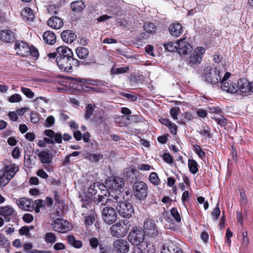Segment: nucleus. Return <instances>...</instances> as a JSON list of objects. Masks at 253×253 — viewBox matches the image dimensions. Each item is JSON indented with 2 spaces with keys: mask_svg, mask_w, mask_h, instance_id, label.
<instances>
[{
  "mask_svg": "<svg viewBox=\"0 0 253 253\" xmlns=\"http://www.w3.org/2000/svg\"><path fill=\"white\" fill-rule=\"evenodd\" d=\"M56 62L59 68L62 71L72 73L73 71V66L78 67L80 64L84 65H89L95 63V60L92 58L88 62H80L78 59L72 57H59L56 58Z\"/></svg>",
  "mask_w": 253,
  "mask_h": 253,
  "instance_id": "nucleus-1",
  "label": "nucleus"
},
{
  "mask_svg": "<svg viewBox=\"0 0 253 253\" xmlns=\"http://www.w3.org/2000/svg\"><path fill=\"white\" fill-rule=\"evenodd\" d=\"M145 232L140 227H135L128 235V240L133 246L143 247L147 244L144 241Z\"/></svg>",
  "mask_w": 253,
  "mask_h": 253,
  "instance_id": "nucleus-2",
  "label": "nucleus"
},
{
  "mask_svg": "<svg viewBox=\"0 0 253 253\" xmlns=\"http://www.w3.org/2000/svg\"><path fill=\"white\" fill-rule=\"evenodd\" d=\"M204 78L205 81L212 85L218 84L221 81V75L219 69L208 66L204 69Z\"/></svg>",
  "mask_w": 253,
  "mask_h": 253,
  "instance_id": "nucleus-3",
  "label": "nucleus"
},
{
  "mask_svg": "<svg viewBox=\"0 0 253 253\" xmlns=\"http://www.w3.org/2000/svg\"><path fill=\"white\" fill-rule=\"evenodd\" d=\"M133 192L135 198L139 201L144 200L148 195V187L142 181L135 182L132 186Z\"/></svg>",
  "mask_w": 253,
  "mask_h": 253,
  "instance_id": "nucleus-4",
  "label": "nucleus"
},
{
  "mask_svg": "<svg viewBox=\"0 0 253 253\" xmlns=\"http://www.w3.org/2000/svg\"><path fill=\"white\" fill-rule=\"evenodd\" d=\"M129 226V221L127 220H124L123 224L120 222H117L111 227L110 233L113 236L117 238L123 237L127 234Z\"/></svg>",
  "mask_w": 253,
  "mask_h": 253,
  "instance_id": "nucleus-5",
  "label": "nucleus"
},
{
  "mask_svg": "<svg viewBox=\"0 0 253 253\" xmlns=\"http://www.w3.org/2000/svg\"><path fill=\"white\" fill-rule=\"evenodd\" d=\"M116 209L119 214L125 218H130L134 213L132 205L127 201H121L118 203Z\"/></svg>",
  "mask_w": 253,
  "mask_h": 253,
  "instance_id": "nucleus-6",
  "label": "nucleus"
},
{
  "mask_svg": "<svg viewBox=\"0 0 253 253\" xmlns=\"http://www.w3.org/2000/svg\"><path fill=\"white\" fill-rule=\"evenodd\" d=\"M143 230L145 235L149 237L156 238L162 234L159 228L151 219H147L143 223Z\"/></svg>",
  "mask_w": 253,
  "mask_h": 253,
  "instance_id": "nucleus-7",
  "label": "nucleus"
},
{
  "mask_svg": "<svg viewBox=\"0 0 253 253\" xmlns=\"http://www.w3.org/2000/svg\"><path fill=\"white\" fill-rule=\"evenodd\" d=\"M53 230L60 233H66L72 228L71 224L67 220L58 218L51 224Z\"/></svg>",
  "mask_w": 253,
  "mask_h": 253,
  "instance_id": "nucleus-8",
  "label": "nucleus"
},
{
  "mask_svg": "<svg viewBox=\"0 0 253 253\" xmlns=\"http://www.w3.org/2000/svg\"><path fill=\"white\" fill-rule=\"evenodd\" d=\"M101 215L103 221L109 225L115 223L117 219V214L114 208L104 207L102 210Z\"/></svg>",
  "mask_w": 253,
  "mask_h": 253,
  "instance_id": "nucleus-9",
  "label": "nucleus"
},
{
  "mask_svg": "<svg viewBox=\"0 0 253 253\" xmlns=\"http://www.w3.org/2000/svg\"><path fill=\"white\" fill-rule=\"evenodd\" d=\"M97 188L95 184L93 186H92L88 189V193L90 195L91 198H93V201L96 203L97 204H99L98 201L102 198L101 196L103 197H107V194H108V190L104 189H102L101 188L98 187L97 185Z\"/></svg>",
  "mask_w": 253,
  "mask_h": 253,
  "instance_id": "nucleus-10",
  "label": "nucleus"
},
{
  "mask_svg": "<svg viewBox=\"0 0 253 253\" xmlns=\"http://www.w3.org/2000/svg\"><path fill=\"white\" fill-rule=\"evenodd\" d=\"M205 49L203 47H197L194 52L192 53L188 60V64L191 66L200 63L202 59Z\"/></svg>",
  "mask_w": 253,
  "mask_h": 253,
  "instance_id": "nucleus-11",
  "label": "nucleus"
},
{
  "mask_svg": "<svg viewBox=\"0 0 253 253\" xmlns=\"http://www.w3.org/2000/svg\"><path fill=\"white\" fill-rule=\"evenodd\" d=\"M113 247L118 253H127L129 250V244L126 240L119 239L115 240Z\"/></svg>",
  "mask_w": 253,
  "mask_h": 253,
  "instance_id": "nucleus-12",
  "label": "nucleus"
},
{
  "mask_svg": "<svg viewBox=\"0 0 253 253\" xmlns=\"http://www.w3.org/2000/svg\"><path fill=\"white\" fill-rule=\"evenodd\" d=\"M161 253H183V252L177 244L172 241H169L163 245Z\"/></svg>",
  "mask_w": 253,
  "mask_h": 253,
  "instance_id": "nucleus-13",
  "label": "nucleus"
},
{
  "mask_svg": "<svg viewBox=\"0 0 253 253\" xmlns=\"http://www.w3.org/2000/svg\"><path fill=\"white\" fill-rule=\"evenodd\" d=\"M14 49L16 54L23 57L27 56L30 50L27 43L23 41H17L15 42Z\"/></svg>",
  "mask_w": 253,
  "mask_h": 253,
  "instance_id": "nucleus-14",
  "label": "nucleus"
},
{
  "mask_svg": "<svg viewBox=\"0 0 253 253\" xmlns=\"http://www.w3.org/2000/svg\"><path fill=\"white\" fill-rule=\"evenodd\" d=\"M177 52L180 55L187 54L192 50V46L184 40H180L176 42Z\"/></svg>",
  "mask_w": 253,
  "mask_h": 253,
  "instance_id": "nucleus-15",
  "label": "nucleus"
},
{
  "mask_svg": "<svg viewBox=\"0 0 253 253\" xmlns=\"http://www.w3.org/2000/svg\"><path fill=\"white\" fill-rule=\"evenodd\" d=\"M220 87L222 90L228 93L239 94L237 84H236L235 83H233V82H231L230 80H229L228 82H224L222 83V84H221Z\"/></svg>",
  "mask_w": 253,
  "mask_h": 253,
  "instance_id": "nucleus-16",
  "label": "nucleus"
},
{
  "mask_svg": "<svg viewBox=\"0 0 253 253\" xmlns=\"http://www.w3.org/2000/svg\"><path fill=\"white\" fill-rule=\"evenodd\" d=\"M100 201H98L99 204H100L101 206H105V207H108L109 208H113V207H116V204L118 205V203H119V197L115 196L113 197V199L111 198H107V197H103L101 196Z\"/></svg>",
  "mask_w": 253,
  "mask_h": 253,
  "instance_id": "nucleus-17",
  "label": "nucleus"
},
{
  "mask_svg": "<svg viewBox=\"0 0 253 253\" xmlns=\"http://www.w3.org/2000/svg\"><path fill=\"white\" fill-rule=\"evenodd\" d=\"M183 31L182 25L178 22L171 24L169 27V32L172 37L180 36L182 34Z\"/></svg>",
  "mask_w": 253,
  "mask_h": 253,
  "instance_id": "nucleus-18",
  "label": "nucleus"
},
{
  "mask_svg": "<svg viewBox=\"0 0 253 253\" xmlns=\"http://www.w3.org/2000/svg\"><path fill=\"white\" fill-rule=\"evenodd\" d=\"M0 38L4 42H12L15 41V34L10 30H3L0 32Z\"/></svg>",
  "mask_w": 253,
  "mask_h": 253,
  "instance_id": "nucleus-19",
  "label": "nucleus"
},
{
  "mask_svg": "<svg viewBox=\"0 0 253 253\" xmlns=\"http://www.w3.org/2000/svg\"><path fill=\"white\" fill-rule=\"evenodd\" d=\"M250 84L246 79H240L238 80L237 83V87L238 88L239 94H241V93H247L250 91Z\"/></svg>",
  "mask_w": 253,
  "mask_h": 253,
  "instance_id": "nucleus-20",
  "label": "nucleus"
},
{
  "mask_svg": "<svg viewBox=\"0 0 253 253\" xmlns=\"http://www.w3.org/2000/svg\"><path fill=\"white\" fill-rule=\"evenodd\" d=\"M110 189L117 190L121 188L125 184V181L123 178L120 177H114L112 179L110 180L107 182Z\"/></svg>",
  "mask_w": 253,
  "mask_h": 253,
  "instance_id": "nucleus-21",
  "label": "nucleus"
},
{
  "mask_svg": "<svg viewBox=\"0 0 253 253\" xmlns=\"http://www.w3.org/2000/svg\"><path fill=\"white\" fill-rule=\"evenodd\" d=\"M58 53V56L56 58L60 57L67 58V57H73V53L72 50L67 46H61L57 47L56 49Z\"/></svg>",
  "mask_w": 253,
  "mask_h": 253,
  "instance_id": "nucleus-22",
  "label": "nucleus"
},
{
  "mask_svg": "<svg viewBox=\"0 0 253 253\" xmlns=\"http://www.w3.org/2000/svg\"><path fill=\"white\" fill-rule=\"evenodd\" d=\"M61 37L65 42L71 43L75 41L77 36L73 31L68 30L61 33Z\"/></svg>",
  "mask_w": 253,
  "mask_h": 253,
  "instance_id": "nucleus-23",
  "label": "nucleus"
},
{
  "mask_svg": "<svg viewBox=\"0 0 253 253\" xmlns=\"http://www.w3.org/2000/svg\"><path fill=\"white\" fill-rule=\"evenodd\" d=\"M14 215L13 209L9 206L0 208V215L3 216L6 221H9L11 216Z\"/></svg>",
  "mask_w": 253,
  "mask_h": 253,
  "instance_id": "nucleus-24",
  "label": "nucleus"
},
{
  "mask_svg": "<svg viewBox=\"0 0 253 253\" xmlns=\"http://www.w3.org/2000/svg\"><path fill=\"white\" fill-rule=\"evenodd\" d=\"M47 25L52 28L59 29L63 26V22L60 18L53 16L47 21Z\"/></svg>",
  "mask_w": 253,
  "mask_h": 253,
  "instance_id": "nucleus-25",
  "label": "nucleus"
},
{
  "mask_svg": "<svg viewBox=\"0 0 253 253\" xmlns=\"http://www.w3.org/2000/svg\"><path fill=\"white\" fill-rule=\"evenodd\" d=\"M38 156L42 164H50L52 160V154L49 151H41L38 154Z\"/></svg>",
  "mask_w": 253,
  "mask_h": 253,
  "instance_id": "nucleus-26",
  "label": "nucleus"
},
{
  "mask_svg": "<svg viewBox=\"0 0 253 253\" xmlns=\"http://www.w3.org/2000/svg\"><path fill=\"white\" fill-rule=\"evenodd\" d=\"M44 134L49 137L53 138L55 143H61L62 142V135L60 132L55 133L53 130L46 129L44 131Z\"/></svg>",
  "mask_w": 253,
  "mask_h": 253,
  "instance_id": "nucleus-27",
  "label": "nucleus"
},
{
  "mask_svg": "<svg viewBox=\"0 0 253 253\" xmlns=\"http://www.w3.org/2000/svg\"><path fill=\"white\" fill-rule=\"evenodd\" d=\"M43 39L46 43L52 45L56 42V36L53 32L47 31L43 35Z\"/></svg>",
  "mask_w": 253,
  "mask_h": 253,
  "instance_id": "nucleus-28",
  "label": "nucleus"
},
{
  "mask_svg": "<svg viewBox=\"0 0 253 253\" xmlns=\"http://www.w3.org/2000/svg\"><path fill=\"white\" fill-rule=\"evenodd\" d=\"M21 15L26 22H32L35 18L33 10L29 7L25 8L21 12Z\"/></svg>",
  "mask_w": 253,
  "mask_h": 253,
  "instance_id": "nucleus-29",
  "label": "nucleus"
},
{
  "mask_svg": "<svg viewBox=\"0 0 253 253\" xmlns=\"http://www.w3.org/2000/svg\"><path fill=\"white\" fill-rule=\"evenodd\" d=\"M109 119L108 115L106 113L102 111H99L96 113L94 116V120L98 125H101Z\"/></svg>",
  "mask_w": 253,
  "mask_h": 253,
  "instance_id": "nucleus-30",
  "label": "nucleus"
},
{
  "mask_svg": "<svg viewBox=\"0 0 253 253\" xmlns=\"http://www.w3.org/2000/svg\"><path fill=\"white\" fill-rule=\"evenodd\" d=\"M85 7V5L83 0H77L71 3V8L74 12H80Z\"/></svg>",
  "mask_w": 253,
  "mask_h": 253,
  "instance_id": "nucleus-31",
  "label": "nucleus"
},
{
  "mask_svg": "<svg viewBox=\"0 0 253 253\" xmlns=\"http://www.w3.org/2000/svg\"><path fill=\"white\" fill-rule=\"evenodd\" d=\"M198 132L205 138H211V134L210 127L206 125L201 126Z\"/></svg>",
  "mask_w": 253,
  "mask_h": 253,
  "instance_id": "nucleus-32",
  "label": "nucleus"
},
{
  "mask_svg": "<svg viewBox=\"0 0 253 253\" xmlns=\"http://www.w3.org/2000/svg\"><path fill=\"white\" fill-rule=\"evenodd\" d=\"M6 169L3 174L6 177H8L10 180L15 175L16 171L18 170V168L15 165H13L9 167L7 166L6 167Z\"/></svg>",
  "mask_w": 253,
  "mask_h": 253,
  "instance_id": "nucleus-33",
  "label": "nucleus"
},
{
  "mask_svg": "<svg viewBox=\"0 0 253 253\" xmlns=\"http://www.w3.org/2000/svg\"><path fill=\"white\" fill-rule=\"evenodd\" d=\"M76 52L80 59H84L88 55L89 50L85 47H78L76 50Z\"/></svg>",
  "mask_w": 253,
  "mask_h": 253,
  "instance_id": "nucleus-34",
  "label": "nucleus"
},
{
  "mask_svg": "<svg viewBox=\"0 0 253 253\" xmlns=\"http://www.w3.org/2000/svg\"><path fill=\"white\" fill-rule=\"evenodd\" d=\"M69 244L76 248H80L82 246V242L80 240H76L73 235H69L67 237Z\"/></svg>",
  "mask_w": 253,
  "mask_h": 253,
  "instance_id": "nucleus-35",
  "label": "nucleus"
},
{
  "mask_svg": "<svg viewBox=\"0 0 253 253\" xmlns=\"http://www.w3.org/2000/svg\"><path fill=\"white\" fill-rule=\"evenodd\" d=\"M189 171L193 174H196L198 171V164L193 159H189L188 163Z\"/></svg>",
  "mask_w": 253,
  "mask_h": 253,
  "instance_id": "nucleus-36",
  "label": "nucleus"
},
{
  "mask_svg": "<svg viewBox=\"0 0 253 253\" xmlns=\"http://www.w3.org/2000/svg\"><path fill=\"white\" fill-rule=\"evenodd\" d=\"M144 30L149 34H153L156 31V27L154 24L150 23H146L143 25Z\"/></svg>",
  "mask_w": 253,
  "mask_h": 253,
  "instance_id": "nucleus-37",
  "label": "nucleus"
},
{
  "mask_svg": "<svg viewBox=\"0 0 253 253\" xmlns=\"http://www.w3.org/2000/svg\"><path fill=\"white\" fill-rule=\"evenodd\" d=\"M149 179L151 183L154 185L157 186L160 183V180L159 176L155 172H152L150 173Z\"/></svg>",
  "mask_w": 253,
  "mask_h": 253,
  "instance_id": "nucleus-38",
  "label": "nucleus"
},
{
  "mask_svg": "<svg viewBox=\"0 0 253 253\" xmlns=\"http://www.w3.org/2000/svg\"><path fill=\"white\" fill-rule=\"evenodd\" d=\"M164 46L166 50L169 52H177L176 42H168L164 44Z\"/></svg>",
  "mask_w": 253,
  "mask_h": 253,
  "instance_id": "nucleus-39",
  "label": "nucleus"
},
{
  "mask_svg": "<svg viewBox=\"0 0 253 253\" xmlns=\"http://www.w3.org/2000/svg\"><path fill=\"white\" fill-rule=\"evenodd\" d=\"M45 241L47 243L54 244L56 241L55 235L52 232H47L45 234Z\"/></svg>",
  "mask_w": 253,
  "mask_h": 253,
  "instance_id": "nucleus-40",
  "label": "nucleus"
},
{
  "mask_svg": "<svg viewBox=\"0 0 253 253\" xmlns=\"http://www.w3.org/2000/svg\"><path fill=\"white\" fill-rule=\"evenodd\" d=\"M96 216V214L95 213L91 212L85 218L84 224L86 226L92 225L95 220Z\"/></svg>",
  "mask_w": 253,
  "mask_h": 253,
  "instance_id": "nucleus-41",
  "label": "nucleus"
},
{
  "mask_svg": "<svg viewBox=\"0 0 253 253\" xmlns=\"http://www.w3.org/2000/svg\"><path fill=\"white\" fill-rule=\"evenodd\" d=\"M16 204L20 209H26V207H29L30 203L28 202V200L23 198L17 200L16 201Z\"/></svg>",
  "mask_w": 253,
  "mask_h": 253,
  "instance_id": "nucleus-42",
  "label": "nucleus"
},
{
  "mask_svg": "<svg viewBox=\"0 0 253 253\" xmlns=\"http://www.w3.org/2000/svg\"><path fill=\"white\" fill-rule=\"evenodd\" d=\"M94 111V106L91 104H88L85 108L84 118L86 120L90 119Z\"/></svg>",
  "mask_w": 253,
  "mask_h": 253,
  "instance_id": "nucleus-43",
  "label": "nucleus"
},
{
  "mask_svg": "<svg viewBox=\"0 0 253 253\" xmlns=\"http://www.w3.org/2000/svg\"><path fill=\"white\" fill-rule=\"evenodd\" d=\"M170 214L177 222L181 221V216L176 208H172L171 209Z\"/></svg>",
  "mask_w": 253,
  "mask_h": 253,
  "instance_id": "nucleus-44",
  "label": "nucleus"
},
{
  "mask_svg": "<svg viewBox=\"0 0 253 253\" xmlns=\"http://www.w3.org/2000/svg\"><path fill=\"white\" fill-rule=\"evenodd\" d=\"M221 118H218L216 117H212L213 119L217 124L221 126H225L227 124V119L225 118L222 115H220Z\"/></svg>",
  "mask_w": 253,
  "mask_h": 253,
  "instance_id": "nucleus-45",
  "label": "nucleus"
},
{
  "mask_svg": "<svg viewBox=\"0 0 253 253\" xmlns=\"http://www.w3.org/2000/svg\"><path fill=\"white\" fill-rule=\"evenodd\" d=\"M194 149L196 154L200 158L203 159L205 157L206 154L205 152L202 150L201 147L199 145H195L194 146Z\"/></svg>",
  "mask_w": 253,
  "mask_h": 253,
  "instance_id": "nucleus-46",
  "label": "nucleus"
},
{
  "mask_svg": "<svg viewBox=\"0 0 253 253\" xmlns=\"http://www.w3.org/2000/svg\"><path fill=\"white\" fill-rule=\"evenodd\" d=\"M219 203L218 202L216 205V207L213 210V211L211 212V215L214 219V220L218 219L220 213V211L219 208Z\"/></svg>",
  "mask_w": 253,
  "mask_h": 253,
  "instance_id": "nucleus-47",
  "label": "nucleus"
},
{
  "mask_svg": "<svg viewBox=\"0 0 253 253\" xmlns=\"http://www.w3.org/2000/svg\"><path fill=\"white\" fill-rule=\"evenodd\" d=\"M54 123H55V119H54V117L52 116H49L47 117V118L46 119L44 124V126L45 127H50L51 126H52L53 125H54Z\"/></svg>",
  "mask_w": 253,
  "mask_h": 253,
  "instance_id": "nucleus-48",
  "label": "nucleus"
},
{
  "mask_svg": "<svg viewBox=\"0 0 253 253\" xmlns=\"http://www.w3.org/2000/svg\"><path fill=\"white\" fill-rule=\"evenodd\" d=\"M21 91L29 98H33L34 97V93L29 88L21 87Z\"/></svg>",
  "mask_w": 253,
  "mask_h": 253,
  "instance_id": "nucleus-49",
  "label": "nucleus"
},
{
  "mask_svg": "<svg viewBox=\"0 0 253 253\" xmlns=\"http://www.w3.org/2000/svg\"><path fill=\"white\" fill-rule=\"evenodd\" d=\"M8 101L11 103L19 102L22 101V97L19 94L15 93L9 97Z\"/></svg>",
  "mask_w": 253,
  "mask_h": 253,
  "instance_id": "nucleus-50",
  "label": "nucleus"
},
{
  "mask_svg": "<svg viewBox=\"0 0 253 253\" xmlns=\"http://www.w3.org/2000/svg\"><path fill=\"white\" fill-rule=\"evenodd\" d=\"M146 248H144V246L143 247V252L144 253H155V248L153 245L147 243L145 245Z\"/></svg>",
  "mask_w": 253,
  "mask_h": 253,
  "instance_id": "nucleus-51",
  "label": "nucleus"
},
{
  "mask_svg": "<svg viewBox=\"0 0 253 253\" xmlns=\"http://www.w3.org/2000/svg\"><path fill=\"white\" fill-rule=\"evenodd\" d=\"M240 194L241 205H246L247 204V197L243 189L240 190Z\"/></svg>",
  "mask_w": 253,
  "mask_h": 253,
  "instance_id": "nucleus-52",
  "label": "nucleus"
},
{
  "mask_svg": "<svg viewBox=\"0 0 253 253\" xmlns=\"http://www.w3.org/2000/svg\"><path fill=\"white\" fill-rule=\"evenodd\" d=\"M180 108L179 107H172L170 110V114L174 120L178 119L177 115L179 112Z\"/></svg>",
  "mask_w": 253,
  "mask_h": 253,
  "instance_id": "nucleus-53",
  "label": "nucleus"
},
{
  "mask_svg": "<svg viewBox=\"0 0 253 253\" xmlns=\"http://www.w3.org/2000/svg\"><path fill=\"white\" fill-rule=\"evenodd\" d=\"M19 234L21 235H26L29 237L30 236V228L26 226H22L19 230Z\"/></svg>",
  "mask_w": 253,
  "mask_h": 253,
  "instance_id": "nucleus-54",
  "label": "nucleus"
},
{
  "mask_svg": "<svg viewBox=\"0 0 253 253\" xmlns=\"http://www.w3.org/2000/svg\"><path fill=\"white\" fill-rule=\"evenodd\" d=\"M89 160L92 158L95 162H98L103 157V155L101 154H89L85 157Z\"/></svg>",
  "mask_w": 253,
  "mask_h": 253,
  "instance_id": "nucleus-55",
  "label": "nucleus"
},
{
  "mask_svg": "<svg viewBox=\"0 0 253 253\" xmlns=\"http://www.w3.org/2000/svg\"><path fill=\"white\" fill-rule=\"evenodd\" d=\"M128 70L129 67L128 66L118 68L114 71L113 74H120L125 73L127 72V71H128Z\"/></svg>",
  "mask_w": 253,
  "mask_h": 253,
  "instance_id": "nucleus-56",
  "label": "nucleus"
},
{
  "mask_svg": "<svg viewBox=\"0 0 253 253\" xmlns=\"http://www.w3.org/2000/svg\"><path fill=\"white\" fill-rule=\"evenodd\" d=\"M10 179L8 177H6L4 174L0 177V186L4 187L9 182Z\"/></svg>",
  "mask_w": 253,
  "mask_h": 253,
  "instance_id": "nucleus-57",
  "label": "nucleus"
},
{
  "mask_svg": "<svg viewBox=\"0 0 253 253\" xmlns=\"http://www.w3.org/2000/svg\"><path fill=\"white\" fill-rule=\"evenodd\" d=\"M164 161L169 164L173 163V159L169 153H165L163 155Z\"/></svg>",
  "mask_w": 253,
  "mask_h": 253,
  "instance_id": "nucleus-58",
  "label": "nucleus"
},
{
  "mask_svg": "<svg viewBox=\"0 0 253 253\" xmlns=\"http://www.w3.org/2000/svg\"><path fill=\"white\" fill-rule=\"evenodd\" d=\"M100 253H110V247L107 245H99Z\"/></svg>",
  "mask_w": 253,
  "mask_h": 253,
  "instance_id": "nucleus-59",
  "label": "nucleus"
},
{
  "mask_svg": "<svg viewBox=\"0 0 253 253\" xmlns=\"http://www.w3.org/2000/svg\"><path fill=\"white\" fill-rule=\"evenodd\" d=\"M89 244L93 249H96L99 245V242L96 238H92L89 240Z\"/></svg>",
  "mask_w": 253,
  "mask_h": 253,
  "instance_id": "nucleus-60",
  "label": "nucleus"
},
{
  "mask_svg": "<svg viewBox=\"0 0 253 253\" xmlns=\"http://www.w3.org/2000/svg\"><path fill=\"white\" fill-rule=\"evenodd\" d=\"M92 203L91 199L90 198H86L85 199H83V205L82 207H85L87 209H91V207L89 208L88 207L90 206V205H91Z\"/></svg>",
  "mask_w": 253,
  "mask_h": 253,
  "instance_id": "nucleus-61",
  "label": "nucleus"
},
{
  "mask_svg": "<svg viewBox=\"0 0 253 253\" xmlns=\"http://www.w3.org/2000/svg\"><path fill=\"white\" fill-rule=\"evenodd\" d=\"M168 126L170 132L172 134H175L176 133L177 126L175 124L171 122L170 124H169V126Z\"/></svg>",
  "mask_w": 253,
  "mask_h": 253,
  "instance_id": "nucleus-62",
  "label": "nucleus"
},
{
  "mask_svg": "<svg viewBox=\"0 0 253 253\" xmlns=\"http://www.w3.org/2000/svg\"><path fill=\"white\" fill-rule=\"evenodd\" d=\"M33 219L34 218L33 215L30 213H26L24 214L23 216V220L27 223H30L32 222L33 220Z\"/></svg>",
  "mask_w": 253,
  "mask_h": 253,
  "instance_id": "nucleus-63",
  "label": "nucleus"
},
{
  "mask_svg": "<svg viewBox=\"0 0 253 253\" xmlns=\"http://www.w3.org/2000/svg\"><path fill=\"white\" fill-rule=\"evenodd\" d=\"M196 113L198 117L202 118L206 117L207 115V111L203 109H198Z\"/></svg>",
  "mask_w": 253,
  "mask_h": 253,
  "instance_id": "nucleus-64",
  "label": "nucleus"
}]
</instances>
